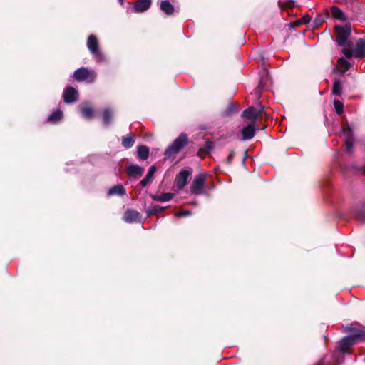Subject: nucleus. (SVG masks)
<instances>
[{"label": "nucleus", "mask_w": 365, "mask_h": 365, "mask_svg": "<svg viewBox=\"0 0 365 365\" xmlns=\"http://www.w3.org/2000/svg\"><path fill=\"white\" fill-rule=\"evenodd\" d=\"M324 21L322 17L321 16H319L318 17L316 18L315 19V22H316V24H322V22Z\"/></svg>", "instance_id": "obj_36"}, {"label": "nucleus", "mask_w": 365, "mask_h": 365, "mask_svg": "<svg viewBox=\"0 0 365 365\" xmlns=\"http://www.w3.org/2000/svg\"><path fill=\"white\" fill-rule=\"evenodd\" d=\"M87 47L91 53L96 52L99 49L97 38L94 35H90L87 40Z\"/></svg>", "instance_id": "obj_18"}, {"label": "nucleus", "mask_w": 365, "mask_h": 365, "mask_svg": "<svg viewBox=\"0 0 365 365\" xmlns=\"http://www.w3.org/2000/svg\"><path fill=\"white\" fill-rule=\"evenodd\" d=\"M342 83L339 79H335L334 81L332 94L336 96H340L342 93Z\"/></svg>", "instance_id": "obj_27"}, {"label": "nucleus", "mask_w": 365, "mask_h": 365, "mask_svg": "<svg viewBox=\"0 0 365 365\" xmlns=\"http://www.w3.org/2000/svg\"><path fill=\"white\" fill-rule=\"evenodd\" d=\"M338 64L341 68H343V73L346 71L351 66L350 63L344 57L339 58Z\"/></svg>", "instance_id": "obj_31"}, {"label": "nucleus", "mask_w": 365, "mask_h": 365, "mask_svg": "<svg viewBox=\"0 0 365 365\" xmlns=\"http://www.w3.org/2000/svg\"><path fill=\"white\" fill-rule=\"evenodd\" d=\"M127 171L130 176H140L143 173V168L138 165H130L128 167Z\"/></svg>", "instance_id": "obj_22"}, {"label": "nucleus", "mask_w": 365, "mask_h": 365, "mask_svg": "<svg viewBox=\"0 0 365 365\" xmlns=\"http://www.w3.org/2000/svg\"><path fill=\"white\" fill-rule=\"evenodd\" d=\"M95 58L96 61L98 63L102 62L104 61L105 57L104 55L100 51V50H97L96 52L91 53Z\"/></svg>", "instance_id": "obj_33"}, {"label": "nucleus", "mask_w": 365, "mask_h": 365, "mask_svg": "<svg viewBox=\"0 0 365 365\" xmlns=\"http://www.w3.org/2000/svg\"><path fill=\"white\" fill-rule=\"evenodd\" d=\"M238 108V104L235 102H230L227 108L222 112V116L227 117L235 113Z\"/></svg>", "instance_id": "obj_28"}, {"label": "nucleus", "mask_w": 365, "mask_h": 365, "mask_svg": "<svg viewBox=\"0 0 365 365\" xmlns=\"http://www.w3.org/2000/svg\"><path fill=\"white\" fill-rule=\"evenodd\" d=\"M152 0H137L134 4V10L138 13L147 11L151 5Z\"/></svg>", "instance_id": "obj_14"}, {"label": "nucleus", "mask_w": 365, "mask_h": 365, "mask_svg": "<svg viewBox=\"0 0 365 365\" xmlns=\"http://www.w3.org/2000/svg\"><path fill=\"white\" fill-rule=\"evenodd\" d=\"M135 143L134 135L131 133L122 137V145L125 149L130 148Z\"/></svg>", "instance_id": "obj_23"}, {"label": "nucleus", "mask_w": 365, "mask_h": 365, "mask_svg": "<svg viewBox=\"0 0 365 365\" xmlns=\"http://www.w3.org/2000/svg\"><path fill=\"white\" fill-rule=\"evenodd\" d=\"M188 144V137L185 133H181L174 141L167 147L164 152L165 159H174L178 153H179Z\"/></svg>", "instance_id": "obj_2"}, {"label": "nucleus", "mask_w": 365, "mask_h": 365, "mask_svg": "<svg viewBox=\"0 0 365 365\" xmlns=\"http://www.w3.org/2000/svg\"><path fill=\"white\" fill-rule=\"evenodd\" d=\"M347 331H353L350 336L344 337L339 343L337 350L333 354L332 364L339 365L342 362L344 353L347 351L358 339L365 340V329L353 330L346 327Z\"/></svg>", "instance_id": "obj_1"}, {"label": "nucleus", "mask_w": 365, "mask_h": 365, "mask_svg": "<svg viewBox=\"0 0 365 365\" xmlns=\"http://www.w3.org/2000/svg\"><path fill=\"white\" fill-rule=\"evenodd\" d=\"M342 53L348 58L353 56L357 58L365 57V38L357 39L354 48H351V46L349 48H344L342 49Z\"/></svg>", "instance_id": "obj_3"}, {"label": "nucleus", "mask_w": 365, "mask_h": 365, "mask_svg": "<svg viewBox=\"0 0 365 365\" xmlns=\"http://www.w3.org/2000/svg\"><path fill=\"white\" fill-rule=\"evenodd\" d=\"M326 358H324L322 361H321L317 365H325Z\"/></svg>", "instance_id": "obj_37"}, {"label": "nucleus", "mask_w": 365, "mask_h": 365, "mask_svg": "<svg viewBox=\"0 0 365 365\" xmlns=\"http://www.w3.org/2000/svg\"><path fill=\"white\" fill-rule=\"evenodd\" d=\"M210 145H211V143H207V148H210Z\"/></svg>", "instance_id": "obj_38"}, {"label": "nucleus", "mask_w": 365, "mask_h": 365, "mask_svg": "<svg viewBox=\"0 0 365 365\" xmlns=\"http://www.w3.org/2000/svg\"><path fill=\"white\" fill-rule=\"evenodd\" d=\"M112 118V112L109 108H106L103 112V122L104 125H108L110 123Z\"/></svg>", "instance_id": "obj_30"}, {"label": "nucleus", "mask_w": 365, "mask_h": 365, "mask_svg": "<svg viewBox=\"0 0 365 365\" xmlns=\"http://www.w3.org/2000/svg\"><path fill=\"white\" fill-rule=\"evenodd\" d=\"M63 117V112L57 109L56 110H53L52 113L48 116V120L49 122L56 123L61 120Z\"/></svg>", "instance_id": "obj_29"}, {"label": "nucleus", "mask_w": 365, "mask_h": 365, "mask_svg": "<svg viewBox=\"0 0 365 365\" xmlns=\"http://www.w3.org/2000/svg\"><path fill=\"white\" fill-rule=\"evenodd\" d=\"M352 215L361 222H365V203H362L359 207L354 208Z\"/></svg>", "instance_id": "obj_17"}, {"label": "nucleus", "mask_w": 365, "mask_h": 365, "mask_svg": "<svg viewBox=\"0 0 365 365\" xmlns=\"http://www.w3.org/2000/svg\"><path fill=\"white\" fill-rule=\"evenodd\" d=\"M173 197L172 193H163L160 195H152L151 198L158 202H167L170 200Z\"/></svg>", "instance_id": "obj_26"}, {"label": "nucleus", "mask_w": 365, "mask_h": 365, "mask_svg": "<svg viewBox=\"0 0 365 365\" xmlns=\"http://www.w3.org/2000/svg\"><path fill=\"white\" fill-rule=\"evenodd\" d=\"M331 13L334 19H339L342 21L346 20V17L344 12L337 6H332L331 8Z\"/></svg>", "instance_id": "obj_25"}, {"label": "nucleus", "mask_w": 365, "mask_h": 365, "mask_svg": "<svg viewBox=\"0 0 365 365\" xmlns=\"http://www.w3.org/2000/svg\"><path fill=\"white\" fill-rule=\"evenodd\" d=\"M256 133V128L254 124L248 125L242 129L241 133L244 140L252 139Z\"/></svg>", "instance_id": "obj_13"}, {"label": "nucleus", "mask_w": 365, "mask_h": 365, "mask_svg": "<svg viewBox=\"0 0 365 365\" xmlns=\"http://www.w3.org/2000/svg\"><path fill=\"white\" fill-rule=\"evenodd\" d=\"M234 154H235V153H234V152H233V151H232V152L229 154V155H228V157H227V160H226V162H227V164H230V163H232V158H233Z\"/></svg>", "instance_id": "obj_34"}, {"label": "nucleus", "mask_w": 365, "mask_h": 365, "mask_svg": "<svg viewBox=\"0 0 365 365\" xmlns=\"http://www.w3.org/2000/svg\"><path fill=\"white\" fill-rule=\"evenodd\" d=\"M119 3L123 5V0H118Z\"/></svg>", "instance_id": "obj_39"}, {"label": "nucleus", "mask_w": 365, "mask_h": 365, "mask_svg": "<svg viewBox=\"0 0 365 365\" xmlns=\"http://www.w3.org/2000/svg\"><path fill=\"white\" fill-rule=\"evenodd\" d=\"M123 219L128 223L138 222L140 220V213L134 210H128L124 214Z\"/></svg>", "instance_id": "obj_15"}, {"label": "nucleus", "mask_w": 365, "mask_h": 365, "mask_svg": "<svg viewBox=\"0 0 365 365\" xmlns=\"http://www.w3.org/2000/svg\"><path fill=\"white\" fill-rule=\"evenodd\" d=\"M125 194V190L124 187L120 184H118V185L112 187L111 188L109 189V190L108 192V195L110 196H111V195L122 196V195H124Z\"/></svg>", "instance_id": "obj_21"}, {"label": "nucleus", "mask_w": 365, "mask_h": 365, "mask_svg": "<svg viewBox=\"0 0 365 365\" xmlns=\"http://www.w3.org/2000/svg\"><path fill=\"white\" fill-rule=\"evenodd\" d=\"M205 177L203 174L197 175L195 177L190 186V192L195 195L202 193L205 186Z\"/></svg>", "instance_id": "obj_7"}, {"label": "nucleus", "mask_w": 365, "mask_h": 365, "mask_svg": "<svg viewBox=\"0 0 365 365\" xmlns=\"http://www.w3.org/2000/svg\"><path fill=\"white\" fill-rule=\"evenodd\" d=\"M334 106L335 110L338 115H341L344 112V105L342 102L339 100L334 101Z\"/></svg>", "instance_id": "obj_32"}, {"label": "nucleus", "mask_w": 365, "mask_h": 365, "mask_svg": "<svg viewBox=\"0 0 365 365\" xmlns=\"http://www.w3.org/2000/svg\"><path fill=\"white\" fill-rule=\"evenodd\" d=\"M165 207H161L158 205L152 204L150 206H148L145 210L147 216L149 217L152 215L158 214L163 210H164Z\"/></svg>", "instance_id": "obj_24"}, {"label": "nucleus", "mask_w": 365, "mask_h": 365, "mask_svg": "<svg viewBox=\"0 0 365 365\" xmlns=\"http://www.w3.org/2000/svg\"><path fill=\"white\" fill-rule=\"evenodd\" d=\"M341 132L342 133L347 135L344 141V146L346 150L350 152L352 149L354 142L353 136L351 134V128L349 126L343 127Z\"/></svg>", "instance_id": "obj_11"}, {"label": "nucleus", "mask_w": 365, "mask_h": 365, "mask_svg": "<svg viewBox=\"0 0 365 365\" xmlns=\"http://www.w3.org/2000/svg\"><path fill=\"white\" fill-rule=\"evenodd\" d=\"M80 111L82 116L86 119H91L93 116V108L88 104L82 105L80 107Z\"/></svg>", "instance_id": "obj_19"}, {"label": "nucleus", "mask_w": 365, "mask_h": 365, "mask_svg": "<svg viewBox=\"0 0 365 365\" xmlns=\"http://www.w3.org/2000/svg\"><path fill=\"white\" fill-rule=\"evenodd\" d=\"M156 171V167L155 165H152L148 169V171L145 175V177L140 182V185L143 187H146L149 184L151 183V182L153 180V175Z\"/></svg>", "instance_id": "obj_16"}, {"label": "nucleus", "mask_w": 365, "mask_h": 365, "mask_svg": "<svg viewBox=\"0 0 365 365\" xmlns=\"http://www.w3.org/2000/svg\"><path fill=\"white\" fill-rule=\"evenodd\" d=\"M336 33V41L339 46H350L348 43V38L351 34V26L346 24L344 26L336 25L335 26Z\"/></svg>", "instance_id": "obj_4"}, {"label": "nucleus", "mask_w": 365, "mask_h": 365, "mask_svg": "<svg viewBox=\"0 0 365 365\" xmlns=\"http://www.w3.org/2000/svg\"><path fill=\"white\" fill-rule=\"evenodd\" d=\"M190 215V211H183V212H180L178 215L180 217H187V216H189Z\"/></svg>", "instance_id": "obj_35"}, {"label": "nucleus", "mask_w": 365, "mask_h": 365, "mask_svg": "<svg viewBox=\"0 0 365 365\" xmlns=\"http://www.w3.org/2000/svg\"><path fill=\"white\" fill-rule=\"evenodd\" d=\"M264 108L261 103L257 107L250 106L242 112V117L247 120H255L259 117Z\"/></svg>", "instance_id": "obj_8"}, {"label": "nucleus", "mask_w": 365, "mask_h": 365, "mask_svg": "<svg viewBox=\"0 0 365 365\" xmlns=\"http://www.w3.org/2000/svg\"><path fill=\"white\" fill-rule=\"evenodd\" d=\"M192 173L190 168L182 169L176 175L175 179V186L178 190H181L187 183V179Z\"/></svg>", "instance_id": "obj_6"}, {"label": "nucleus", "mask_w": 365, "mask_h": 365, "mask_svg": "<svg viewBox=\"0 0 365 365\" xmlns=\"http://www.w3.org/2000/svg\"><path fill=\"white\" fill-rule=\"evenodd\" d=\"M138 157L141 160H145L149 157L150 150L148 147L144 145L138 146L137 148Z\"/></svg>", "instance_id": "obj_20"}, {"label": "nucleus", "mask_w": 365, "mask_h": 365, "mask_svg": "<svg viewBox=\"0 0 365 365\" xmlns=\"http://www.w3.org/2000/svg\"><path fill=\"white\" fill-rule=\"evenodd\" d=\"M158 4L160 10L168 16L173 15L175 11L173 5L168 0L158 1Z\"/></svg>", "instance_id": "obj_12"}, {"label": "nucleus", "mask_w": 365, "mask_h": 365, "mask_svg": "<svg viewBox=\"0 0 365 365\" xmlns=\"http://www.w3.org/2000/svg\"><path fill=\"white\" fill-rule=\"evenodd\" d=\"M73 76L78 81H86L91 83L95 81L96 73L93 70H90L86 67H81L74 71Z\"/></svg>", "instance_id": "obj_5"}, {"label": "nucleus", "mask_w": 365, "mask_h": 365, "mask_svg": "<svg viewBox=\"0 0 365 365\" xmlns=\"http://www.w3.org/2000/svg\"><path fill=\"white\" fill-rule=\"evenodd\" d=\"M269 81V73L267 69H263L260 73V79L259 82V85L255 89V94L258 98H259L260 93L265 88L267 83Z\"/></svg>", "instance_id": "obj_10"}, {"label": "nucleus", "mask_w": 365, "mask_h": 365, "mask_svg": "<svg viewBox=\"0 0 365 365\" xmlns=\"http://www.w3.org/2000/svg\"><path fill=\"white\" fill-rule=\"evenodd\" d=\"M78 91L71 86H67L63 93V101L66 103H72L78 99Z\"/></svg>", "instance_id": "obj_9"}]
</instances>
